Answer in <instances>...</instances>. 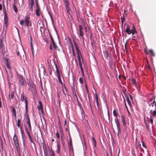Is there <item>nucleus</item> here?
<instances>
[{
	"label": "nucleus",
	"mask_w": 156,
	"mask_h": 156,
	"mask_svg": "<svg viewBox=\"0 0 156 156\" xmlns=\"http://www.w3.org/2000/svg\"><path fill=\"white\" fill-rule=\"evenodd\" d=\"M12 114L14 115L15 117L16 116V113L15 109L14 108H12Z\"/></svg>",
	"instance_id": "nucleus-17"
},
{
	"label": "nucleus",
	"mask_w": 156,
	"mask_h": 156,
	"mask_svg": "<svg viewBox=\"0 0 156 156\" xmlns=\"http://www.w3.org/2000/svg\"><path fill=\"white\" fill-rule=\"evenodd\" d=\"M2 9V5L1 4H0V10H1Z\"/></svg>",
	"instance_id": "nucleus-54"
},
{
	"label": "nucleus",
	"mask_w": 156,
	"mask_h": 156,
	"mask_svg": "<svg viewBox=\"0 0 156 156\" xmlns=\"http://www.w3.org/2000/svg\"><path fill=\"white\" fill-rule=\"evenodd\" d=\"M5 63L7 67L9 69H10V66L9 65L10 63L8 61V59H5Z\"/></svg>",
	"instance_id": "nucleus-12"
},
{
	"label": "nucleus",
	"mask_w": 156,
	"mask_h": 156,
	"mask_svg": "<svg viewBox=\"0 0 156 156\" xmlns=\"http://www.w3.org/2000/svg\"><path fill=\"white\" fill-rule=\"evenodd\" d=\"M8 26V19L6 13L4 11V22L3 29L6 30Z\"/></svg>",
	"instance_id": "nucleus-1"
},
{
	"label": "nucleus",
	"mask_w": 156,
	"mask_h": 156,
	"mask_svg": "<svg viewBox=\"0 0 156 156\" xmlns=\"http://www.w3.org/2000/svg\"><path fill=\"white\" fill-rule=\"evenodd\" d=\"M29 138L30 140V142L33 143V141L32 140V138H31V136H29Z\"/></svg>",
	"instance_id": "nucleus-48"
},
{
	"label": "nucleus",
	"mask_w": 156,
	"mask_h": 156,
	"mask_svg": "<svg viewBox=\"0 0 156 156\" xmlns=\"http://www.w3.org/2000/svg\"><path fill=\"white\" fill-rule=\"evenodd\" d=\"M18 77L19 79V83L21 85H24V82L23 76L21 75H19L18 76Z\"/></svg>",
	"instance_id": "nucleus-6"
},
{
	"label": "nucleus",
	"mask_w": 156,
	"mask_h": 156,
	"mask_svg": "<svg viewBox=\"0 0 156 156\" xmlns=\"http://www.w3.org/2000/svg\"><path fill=\"white\" fill-rule=\"evenodd\" d=\"M64 2L65 3L66 6V9L68 12L69 8L68 6V2L67 0H64Z\"/></svg>",
	"instance_id": "nucleus-14"
},
{
	"label": "nucleus",
	"mask_w": 156,
	"mask_h": 156,
	"mask_svg": "<svg viewBox=\"0 0 156 156\" xmlns=\"http://www.w3.org/2000/svg\"><path fill=\"white\" fill-rule=\"evenodd\" d=\"M51 44L53 45V46L54 47V48H56L57 47V46L55 44L54 42H52Z\"/></svg>",
	"instance_id": "nucleus-33"
},
{
	"label": "nucleus",
	"mask_w": 156,
	"mask_h": 156,
	"mask_svg": "<svg viewBox=\"0 0 156 156\" xmlns=\"http://www.w3.org/2000/svg\"><path fill=\"white\" fill-rule=\"evenodd\" d=\"M150 112L151 114L150 115H151L155 118L156 117V108H155V110L153 111L152 110H151Z\"/></svg>",
	"instance_id": "nucleus-9"
},
{
	"label": "nucleus",
	"mask_w": 156,
	"mask_h": 156,
	"mask_svg": "<svg viewBox=\"0 0 156 156\" xmlns=\"http://www.w3.org/2000/svg\"><path fill=\"white\" fill-rule=\"evenodd\" d=\"M121 117L123 125L124 126H126V118L123 115H121Z\"/></svg>",
	"instance_id": "nucleus-10"
},
{
	"label": "nucleus",
	"mask_w": 156,
	"mask_h": 156,
	"mask_svg": "<svg viewBox=\"0 0 156 156\" xmlns=\"http://www.w3.org/2000/svg\"><path fill=\"white\" fill-rule=\"evenodd\" d=\"M64 88H65V90L66 91V93L67 94H68V90L67 88L66 87H65Z\"/></svg>",
	"instance_id": "nucleus-44"
},
{
	"label": "nucleus",
	"mask_w": 156,
	"mask_h": 156,
	"mask_svg": "<svg viewBox=\"0 0 156 156\" xmlns=\"http://www.w3.org/2000/svg\"><path fill=\"white\" fill-rule=\"evenodd\" d=\"M14 97V94L13 93H12L10 95V98L12 99Z\"/></svg>",
	"instance_id": "nucleus-36"
},
{
	"label": "nucleus",
	"mask_w": 156,
	"mask_h": 156,
	"mask_svg": "<svg viewBox=\"0 0 156 156\" xmlns=\"http://www.w3.org/2000/svg\"><path fill=\"white\" fill-rule=\"evenodd\" d=\"M145 51L146 53L147 54V51L146 50H145Z\"/></svg>",
	"instance_id": "nucleus-59"
},
{
	"label": "nucleus",
	"mask_w": 156,
	"mask_h": 156,
	"mask_svg": "<svg viewBox=\"0 0 156 156\" xmlns=\"http://www.w3.org/2000/svg\"><path fill=\"white\" fill-rule=\"evenodd\" d=\"M44 156H48L47 150H44Z\"/></svg>",
	"instance_id": "nucleus-30"
},
{
	"label": "nucleus",
	"mask_w": 156,
	"mask_h": 156,
	"mask_svg": "<svg viewBox=\"0 0 156 156\" xmlns=\"http://www.w3.org/2000/svg\"><path fill=\"white\" fill-rule=\"evenodd\" d=\"M79 80L80 83L83 84V80L82 78H80Z\"/></svg>",
	"instance_id": "nucleus-35"
},
{
	"label": "nucleus",
	"mask_w": 156,
	"mask_h": 156,
	"mask_svg": "<svg viewBox=\"0 0 156 156\" xmlns=\"http://www.w3.org/2000/svg\"><path fill=\"white\" fill-rule=\"evenodd\" d=\"M54 141V139H52V142H53Z\"/></svg>",
	"instance_id": "nucleus-60"
},
{
	"label": "nucleus",
	"mask_w": 156,
	"mask_h": 156,
	"mask_svg": "<svg viewBox=\"0 0 156 156\" xmlns=\"http://www.w3.org/2000/svg\"><path fill=\"white\" fill-rule=\"evenodd\" d=\"M20 119H19L18 120L17 123V126H18V127H20Z\"/></svg>",
	"instance_id": "nucleus-32"
},
{
	"label": "nucleus",
	"mask_w": 156,
	"mask_h": 156,
	"mask_svg": "<svg viewBox=\"0 0 156 156\" xmlns=\"http://www.w3.org/2000/svg\"><path fill=\"white\" fill-rule=\"evenodd\" d=\"M129 96H130V98L131 99V100H132V99H133V97H132V96L131 95H130Z\"/></svg>",
	"instance_id": "nucleus-58"
},
{
	"label": "nucleus",
	"mask_w": 156,
	"mask_h": 156,
	"mask_svg": "<svg viewBox=\"0 0 156 156\" xmlns=\"http://www.w3.org/2000/svg\"><path fill=\"white\" fill-rule=\"evenodd\" d=\"M40 9H39L38 6H37V8L36 9V13L37 16H39L40 15Z\"/></svg>",
	"instance_id": "nucleus-23"
},
{
	"label": "nucleus",
	"mask_w": 156,
	"mask_h": 156,
	"mask_svg": "<svg viewBox=\"0 0 156 156\" xmlns=\"http://www.w3.org/2000/svg\"><path fill=\"white\" fill-rule=\"evenodd\" d=\"M79 31H82V30L83 29V28L82 27V26L80 25H79Z\"/></svg>",
	"instance_id": "nucleus-37"
},
{
	"label": "nucleus",
	"mask_w": 156,
	"mask_h": 156,
	"mask_svg": "<svg viewBox=\"0 0 156 156\" xmlns=\"http://www.w3.org/2000/svg\"><path fill=\"white\" fill-rule=\"evenodd\" d=\"M126 101H127V102L128 105H129L131 107V102H130V101L129 99V97H128V96H126Z\"/></svg>",
	"instance_id": "nucleus-18"
},
{
	"label": "nucleus",
	"mask_w": 156,
	"mask_h": 156,
	"mask_svg": "<svg viewBox=\"0 0 156 156\" xmlns=\"http://www.w3.org/2000/svg\"><path fill=\"white\" fill-rule=\"evenodd\" d=\"M121 76H119V78H120V77H121Z\"/></svg>",
	"instance_id": "nucleus-61"
},
{
	"label": "nucleus",
	"mask_w": 156,
	"mask_h": 156,
	"mask_svg": "<svg viewBox=\"0 0 156 156\" xmlns=\"http://www.w3.org/2000/svg\"><path fill=\"white\" fill-rule=\"evenodd\" d=\"M84 113V111H83L82 112V113Z\"/></svg>",
	"instance_id": "nucleus-62"
},
{
	"label": "nucleus",
	"mask_w": 156,
	"mask_h": 156,
	"mask_svg": "<svg viewBox=\"0 0 156 156\" xmlns=\"http://www.w3.org/2000/svg\"><path fill=\"white\" fill-rule=\"evenodd\" d=\"M21 100L22 101H24L25 104V108L26 111H27V101L26 100V98L24 96V93L23 92L21 94Z\"/></svg>",
	"instance_id": "nucleus-3"
},
{
	"label": "nucleus",
	"mask_w": 156,
	"mask_h": 156,
	"mask_svg": "<svg viewBox=\"0 0 156 156\" xmlns=\"http://www.w3.org/2000/svg\"><path fill=\"white\" fill-rule=\"evenodd\" d=\"M133 83L134 84H135V80L134 79L132 80Z\"/></svg>",
	"instance_id": "nucleus-50"
},
{
	"label": "nucleus",
	"mask_w": 156,
	"mask_h": 156,
	"mask_svg": "<svg viewBox=\"0 0 156 156\" xmlns=\"http://www.w3.org/2000/svg\"><path fill=\"white\" fill-rule=\"evenodd\" d=\"M55 66H56V73H57V76H61V72H60L59 70L58 69V68H57V67L56 65H55Z\"/></svg>",
	"instance_id": "nucleus-15"
},
{
	"label": "nucleus",
	"mask_w": 156,
	"mask_h": 156,
	"mask_svg": "<svg viewBox=\"0 0 156 156\" xmlns=\"http://www.w3.org/2000/svg\"><path fill=\"white\" fill-rule=\"evenodd\" d=\"M7 78L8 80H10L11 79V78L12 77V75L11 73H9L7 74Z\"/></svg>",
	"instance_id": "nucleus-22"
},
{
	"label": "nucleus",
	"mask_w": 156,
	"mask_h": 156,
	"mask_svg": "<svg viewBox=\"0 0 156 156\" xmlns=\"http://www.w3.org/2000/svg\"><path fill=\"white\" fill-rule=\"evenodd\" d=\"M149 119L150 121V122L153 125V120L154 119V118L151 115H150V118H149Z\"/></svg>",
	"instance_id": "nucleus-21"
},
{
	"label": "nucleus",
	"mask_w": 156,
	"mask_h": 156,
	"mask_svg": "<svg viewBox=\"0 0 156 156\" xmlns=\"http://www.w3.org/2000/svg\"><path fill=\"white\" fill-rule=\"evenodd\" d=\"M34 4V0H30V1L29 6H30V10L31 12L33 10V6Z\"/></svg>",
	"instance_id": "nucleus-8"
},
{
	"label": "nucleus",
	"mask_w": 156,
	"mask_h": 156,
	"mask_svg": "<svg viewBox=\"0 0 156 156\" xmlns=\"http://www.w3.org/2000/svg\"><path fill=\"white\" fill-rule=\"evenodd\" d=\"M152 102L151 103V105L152 106H153L154 104V102H155V99H154H154H152Z\"/></svg>",
	"instance_id": "nucleus-31"
},
{
	"label": "nucleus",
	"mask_w": 156,
	"mask_h": 156,
	"mask_svg": "<svg viewBox=\"0 0 156 156\" xmlns=\"http://www.w3.org/2000/svg\"><path fill=\"white\" fill-rule=\"evenodd\" d=\"M115 122L116 124V126L117 127V129L118 130L117 135L118 136H119V135L121 131L120 123L118 119L117 118H116L115 119Z\"/></svg>",
	"instance_id": "nucleus-4"
},
{
	"label": "nucleus",
	"mask_w": 156,
	"mask_h": 156,
	"mask_svg": "<svg viewBox=\"0 0 156 156\" xmlns=\"http://www.w3.org/2000/svg\"><path fill=\"white\" fill-rule=\"evenodd\" d=\"M95 97H96V99L97 103V105H99V103H98V96H97V94H96Z\"/></svg>",
	"instance_id": "nucleus-41"
},
{
	"label": "nucleus",
	"mask_w": 156,
	"mask_h": 156,
	"mask_svg": "<svg viewBox=\"0 0 156 156\" xmlns=\"http://www.w3.org/2000/svg\"><path fill=\"white\" fill-rule=\"evenodd\" d=\"M39 105L38 106L37 108L39 110H42V104L41 101H39Z\"/></svg>",
	"instance_id": "nucleus-20"
},
{
	"label": "nucleus",
	"mask_w": 156,
	"mask_h": 156,
	"mask_svg": "<svg viewBox=\"0 0 156 156\" xmlns=\"http://www.w3.org/2000/svg\"><path fill=\"white\" fill-rule=\"evenodd\" d=\"M31 48L32 52L33 53V54H34V48H33V46L32 43V42H31Z\"/></svg>",
	"instance_id": "nucleus-34"
},
{
	"label": "nucleus",
	"mask_w": 156,
	"mask_h": 156,
	"mask_svg": "<svg viewBox=\"0 0 156 156\" xmlns=\"http://www.w3.org/2000/svg\"><path fill=\"white\" fill-rule=\"evenodd\" d=\"M149 51H150V55H151L152 56H154V53L152 50H150Z\"/></svg>",
	"instance_id": "nucleus-26"
},
{
	"label": "nucleus",
	"mask_w": 156,
	"mask_h": 156,
	"mask_svg": "<svg viewBox=\"0 0 156 156\" xmlns=\"http://www.w3.org/2000/svg\"><path fill=\"white\" fill-rule=\"evenodd\" d=\"M64 93L65 94V96H66V94L64 92Z\"/></svg>",
	"instance_id": "nucleus-64"
},
{
	"label": "nucleus",
	"mask_w": 156,
	"mask_h": 156,
	"mask_svg": "<svg viewBox=\"0 0 156 156\" xmlns=\"http://www.w3.org/2000/svg\"><path fill=\"white\" fill-rule=\"evenodd\" d=\"M49 151L50 153V156H55V154L53 151L52 150V149H50V148L49 149Z\"/></svg>",
	"instance_id": "nucleus-16"
},
{
	"label": "nucleus",
	"mask_w": 156,
	"mask_h": 156,
	"mask_svg": "<svg viewBox=\"0 0 156 156\" xmlns=\"http://www.w3.org/2000/svg\"><path fill=\"white\" fill-rule=\"evenodd\" d=\"M29 129L30 130L31 129L30 124H28Z\"/></svg>",
	"instance_id": "nucleus-45"
},
{
	"label": "nucleus",
	"mask_w": 156,
	"mask_h": 156,
	"mask_svg": "<svg viewBox=\"0 0 156 156\" xmlns=\"http://www.w3.org/2000/svg\"><path fill=\"white\" fill-rule=\"evenodd\" d=\"M29 20V18L28 16H27L26 17V18L25 20V22L27 26H30L31 25V23L30 22Z\"/></svg>",
	"instance_id": "nucleus-7"
},
{
	"label": "nucleus",
	"mask_w": 156,
	"mask_h": 156,
	"mask_svg": "<svg viewBox=\"0 0 156 156\" xmlns=\"http://www.w3.org/2000/svg\"><path fill=\"white\" fill-rule=\"evenodd\" d=\"M58 81L61 84H62V82L61 80V79L58 80Z\"/></svg>",
	"instance_id": "nucleus-51"
},
{
	"label": "nucleus",
	"mask_w": 156,
	"mask_h": 156,
	"mask_svg": "<svg viewBox=\"0 0 156 156\" xmlns=\"http://www.w3.org/2000/svg\"><path fill=\"white\" fill-rule=\"evenodd\" d=\"M79 65L80 68L81 72L83 73V69L82 66V64L81 62H79Z\"/></svg>",
	"instance_id": "nucleus-25"
},
{
	"label": "nucleus",
	"mask_w": 156,
	"mask_h": 156,
	"mask_svg": "<svg viewBox=\"0 0 156 156\" xmlns=\"http://www.w3.org/2000/svg\"><path fill=\"white\" fill-rule=\"evenodd\" d=\"M57 77H58V80L61 79V76H58Z\"/></svg>",
	"instance_id": "nucleus-56"
},
{
	"label": "nucleus",
	"mask_w": 156,
	"mask_h": 156,
	"mask_svg": "<svg viewBox=\"0 0 156 156\" xmlns=\"http://www.w3.org/2000/svg\"><path fill=\"white\" fill-rule=\"evenodd\" d=\"M124 101H125V106H126V109H127V111L128 112V113L129 114V111H128V109H127V106L126 105V101H125V100H124Z\"/></svg>",
	"instance_id": "nucleus-49"
},
{
	"label": "nucleus",
	"mask_w": 156,
	"mask_h": 156,
	"mask_svg": "<svg viewBox=\"0 0 156 156\" xmlns=\"http://www.w3.org/2000/svg\"><path fill=\"white\" fill-rule=\"evenodd\" d=\"M13 9L16 13L18 11V9L15 5V2L13 4Z\"/></svg>",
	"instance_id": "nucleus-24"
},
{
	"label": "nucleus",
	"mask_w": 156,
	"mask_h": 156,
	"mask_svg": "<svg viewBox=\"0 0 156 156\" xmlns=\"http://www.w3.org/2000/svg\"><path fill=\"white\" fill-rule=\"evenodd\" d=\"M80 32V35L81 36H83V33L82 31H79Z\"/></svg>",
	"instance_id": "nucleus-40"
},
{
	"label": "nucleus",
	"mask_w": 156,
	"mask_h": 156,
	"mask_svg": "<svg viewBox=\"0 0 156 156\" xmlns=\"http://www.w3.org/2000/svg\"><path fill=\"white\" fill-rule=\"evenodd\" d=\"M113 114L115 116L117 117L118 116V114L117 113L116 111L115 110H114L113 111Z\"/></svg>",
	"instance_id": "nucleus-29"
},
{
	"label": "nucleus",
	"mask_w": 156,
	"mask_h": 156,
	"mask_svg": "<svg viewBox=\"0 0 156 156\" xmlns=\"http://www.w3.org/2000/svg\"><path fill=\"white\" fill-rule=\"evenodd\" d=\"M26 131H27V133L28 135V136L29 137V136H30V133H29V132H28V131H27V130L26 129Z\"/></svg>",
	"instance_id": "nucleus-52"
},
{
	"label": "nucleus",
	"mask_w": 156,
	"mask_h": 156,
	"mask_svg": "<svg viewBox=\"0 0 156 156\" xmlns=\"http://www.w3.org/2000/svg\"><path fill=\"white\" fill-rule=\"evenodd\" d=\"M21 133L22 136V137H23V135L24 134V132H23V131H22V132H21Z\"/></svg>",
	"instance_id": "nucleus-55"
},
{
	"label": "nucleus",
	"mask_w": 156,
	"mask_h": 156,
	"mask_svg": "<svg viewBox=\"0 0 156 156\" xmlns=\"http://www.w3.org/2000/svg\"><path fill=\"white\" fill-rule=\"evenodd\" d=\"M127 27L126 30V32L129 35L132 34L133 35L135 34V33L136 32L134 27H133V29L130 30L128 25H127Z\"/></svg>",
	"instance_id": "nucleus-2"
},
{
	"label": "nucleus",
	"mask_w": 156,
	"mask_h": 156,
	"mask_svg": "<svg viewBox=\"0 0 156 156\" xmlns=\"http://www.w3.org/2000/svg\"><path fill=\"white\" fill-rule=\"evenodd\" d=\"M93 140L94 145V147H95V145H96V141L94 138H93Z\"/></svg>",
	"instance_id": "nucleus-42"
},
{
	"label": "nucleus",
	"mask_w": 156,
	"mask_h": 156,
	"mask_svg": "<svg viewBox=\"0 0 156 156\" xmlns=\"http://www.w3.org/2000/svg\"><path fill=\"white\" fill-rule=\"evenodd\" d=\"M86 88L87 90V86H86Z\"/></svg>",
	"instance_id": "nucleus-63"
},
{
	"label": "nucleus",
	"mask_w": 156,
	"mask_h": 156,
	"mask_svg": "<svg viewBox=\"0 0 156 156\" xmlns=\"http://www.w3.org/2000/svg\"><path fill=\"white\" fill-rule=\"evenodd\" d=\"M20 131H21V132H22V131H23V129L21 127H20Z\"/></svg>",
	"instance_id": "nucleus-53"
},
{
	"label": "nucleus",
	"mask_w": 156,
	"mask_h": 156,
	"mask_svg": "<svg viewBox=\"0 0 156 156\" xmlns=\"http://www.w3.org/2000/svg\"><path fill=\"white\" fill-rule=\"evenodd\" d=\"M142 144L143 146L144 147H145V148H146V146L145 145L144 142L143 141H142Z\"/></svg>",
	"instance_id": "nucleus-47"
},
{
	"label": "nucleus",
	"mask_w": 156,
	"mask_h": 156,
	"mask_svg": "<svg viewBox=\"0 0 156 156\" xmlns=\"http://www.w3.org/2000/svg\"><path fill=\"white\" fill-rule=\"evenodd\" d=\"M5 51V48L3 43L2 39L0 38V52L3 53Z\"/></svg>",
	"instance_id": "nucleus-5"
},
{
	"label": "nucleus",
	"mask_w": 156,
	"mask_h": 156,
	"mask_svg": "<svg viewBox=\"0 0 156 156\" xmlns=\"http://www.w3.org/2000/svg\"><path fill=\"white\" fill-rule=\"evenodd\" d=\"M24 23V21L22 20H21L20 21V24L21 25H23Z\"/></svg>",
	"instance_id": "nucleus-39"
},
{
	"label": "nucleus",
	"mask_w": 156,
	"mask_h": 156,
	"mask_svg": "<svg viewBox=\"0 0 156 156\" xmlns=\"http://www.w3.org/2000/svg\"><path fill=\"white\" fill-rule=\"evenodd\" d=\"M50 49H51V50H52V46H51V45L50 47Z\"/></svg>",
	"instance_id": "nucleus-57"
},
{
	"label": "nucleus",
	"mask_w": 156,
	"mask_h": 156,
	"mask_svg": "<svg viewBox=\"0 0 156 156\" xmlns=\"http://www.w3.org/2000/svg\"><path fill=\"white\" fill-rule=\"evenodd\" d=\"M69 145L70 148L72 147V140L70 136L69 137Z\"/></svg>",
	"instance_id": "nucleus-19"
},
{
	"label": "nucleus",
	"mask_w": 156,
	"mask_h": 156,
	"mask_svg": "<svg viewBox=\"0 0 156 156\" xmlns=\"http://www.w3.org/2000/svg\"><path fill=\"white\" fill-rule=\"evenodd\" d=\"M60 150V146L58 144H57V149L56 150V151L58 153L59 152Z\"/></svg>",
	"instance_id": "nucleus-28"
},
{
	"label": "nucleus",
	"mask_w": 156,
	"mask_h": 156,
	"mask_svg": "<svg viewBox=\"0 0 156 156\" xmlns=\"http://www.w3.org/2000/svg\"><path fill=\"white\" fill-rule=\"evenodd\" d=\"M56 136L58 139L59 138V136L58 133L57 132L56 133Z\"/></svg>",
	"instance_id": "nucleus-43"
},
{
	"label": "nucleus",
	"mask_w": 156,
	"mask_h": 156,
	"mask_svg": "<svg viewBox=\"0 0 156 156\" xmlns=\"http://www.w3.org/2000/svg\"><path fill=\"white\" fill-rule=\"evenodd\" d=\"M14 144L15 145V146L16 147V148L17 150H18L19 149V143H18V141H13Z\"/></svg>",
	"instance_id": "nucleus-13"
},
{
	"label": "nucleus",
	"mask_w": 156,
	"mask_h": 156,
	"mask_svg": "<svg viewBox=\"0 0 156 156\" xmlns=\"http://www.w3.org/2000/svg\"><path fill=\"white\" fill-rule=\"evenodd\" d=\"M17 140H18V139H17V136H16V134H15L14 136V137L13 138V141H17Z\"/></svg>",
	"instance_id": "nucleus-27"
},
{
	"label": "nucleus",
	"mask_w": 156,
	"mask_h": 156,
	"mask_svg": "<svg viewBox=\"0 0 156 156\" xmlns=\"http://www.w3.org/2000/svg\"><path fill=\"white\" fill-rule=\"evenodd\" d=\"M27 124L28 125L29 124H30V119H29V117H28L27 118Z\"/></svg>",
	"instance_id": "nucleus-38"
},
{
	"label": "nucleus",
	"mask_w": 156,
	"mask_h": 156,
	"mask_svg": "<svg viewBox=\"0 0 156 156\" xmlns=\"http://www.w3.org/2000/svg\"><path fill=\"white\" fill-rule=\"evenodd\" d=\"M50 39H51V43L53 42H54V41L53 39V38H52V37L51 35V36H50Z\"/></svg>",
	"instance_id": "nucleus-46"
},
{
	"label": "nucleus",
	"mask_w": 156,
	"mask_h": 156,
	"mask_svg": "<svg viewBox=\"0 0 156 156\" xmlns=\"http://www.w3.org/2000/svg\"><path fill=\"white\" fill-rule=\"evenodd\" d=\"M76 49L77 51V58L78 59V60L79 61V62H81L80 56V51L76 47Z\"/></svg>",
	"instance_id": "nucleus-11"
}]
</instances>
